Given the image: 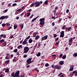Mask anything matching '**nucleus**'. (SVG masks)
Instances as JSON below:
<instances>
[{
	"label": "nucleus",
	"mask_w": 77,
	"mask_h": 77,
	"mask_svg": "<svg viewBox=\"0 0 77 77\" xmlns=\"http://www.w3.org/2000/svg\"><path fill=\"white\" fill-rule=\"evenodd\" d=\"M64 31H62L60 33V38H63L64 37V35H65V34Z\"/></svg>",
	"instance_id": "nucleus-6"
},
{
	"label": "nucleus",
	"mask_w": 77,
	"mask_h": 77,
	"mask_svg": "<svg viewBox=\"0 0 77 77\" xmlns=\"http://www.w3.org/2000/svg\"><path fill=\"white\" fill-rule=\"evenodd\" d=\"M8 11V9H6L5 10H4L3 12L4 13H6V12H7Z\"/></svg>",
	"instance_id": "nucleus-26"
},
{
	"label": "nucleus",
	"mask_w": 77,
	"mask_h": 77,
	"mask_svg": "<svg viewBox=\"0 0 77 77\" xmlns=\"http://www.w3.org/2000/svg\"><path fill=\"white\" fill-rule=\"evenodd\" d=\"M69 9H67L66 10V13L67 14H68V12H69Z\"/></svg>",
	"instance_id": "nucleus-50"
},
{
	"label": "nucleus",
	"mask_w": 77,
	"mask_h": 77,
	"mask_svg": "<svg viewBox=\"0 0 77 77\" xmlns=\"http://www.w3.org/2000/svg\"><path fill=\"white\" fill-rule=\"evenodd\" d=\"M71 29V27H69L68 28H66V30H68V31H70Z\"/></svg>",
	"instance_id": "nucleus-11"
},
{
	"label": "nucleus",
	"mask_w": 77,
	"mask_h": 77,
	"mask_svg": "<svg viewBox=\"0 0 77 77\" xmlns=\"http://www.w3.org/2000/svg\"><path fill=\"white\" fill-rule=\"evenodd\" d=\"M17 51H18V49H15L13 51L14 53H17Z\"/></svg>",
	"instance_id": "nucleus-23"
},
{
	"label": "nucleus",
	"mask_w": 77,
	"mask_h": 77,
	"mask_svg": "<svg viewBox=\"0 0 77 77\" xmlns=\"http://www.w3.org/2000/svg\"><path fill=\"white\" fill-rule=\"evenodd\" d=\"M52 68H54V69H55L56 68V67H55V66H54V65H51Z\"/></svg>",
	"instance_id": "nucleus-33"
},
{
	"label": "nucleus",
	"mask_w": 77,
	"mask_h": 77,
	"mask_svg": "<svg viewBox=\"0 0 77 77\" xmlns=\"http://www.w3.org/2000/svg\"><path fill=\"white\" fill-rule=\"evenodd\" d=\"M17 5V3H14V4H13L12 6H16V5Z\"/></svg>",
	"instance_id": "nucleus-46"
},
{
	"label": "nucleus",
	"mask_w": 77,
	"mask_h": 77,
	"mask_svg": "<svg viewBox=\"0 0 77 77\" xmlns=\"http://www.w3.org/2000/svg\"><path fill=\"white\" fill-rule=\"evenodd\" d=\"M21 11H22V10H21V9H18L17 10V12H21Z\"/></svg>",
	"instance_id": "nucleus-43"
},
{
	"label": "nucleus",
	"mask_w": 77,
	"mask_h": 77,
	"mask_svg": "<svg viewBox=\"0 0 77 77\" xmlns=\"http://www.w3.org/2000/svg\"><path fill=\"white\" fill-rule=\"evenodd\" d=\"M35 2V7H38L41 5L40 4V2L39 1H37Z\"/></svg>",
	"instance_id": "nucleus-7"
},
{
	"label": "nucleus",
	"mask_w": 77,
	"mask_h": 77,
	"mask_svg": "<svg viewBox=\"0 0 77 77\" xmlns=\"http://www.w3.org/2000/svg\"><path fill=\"white\" fill-rule=\"evenodd\" d=\"M66 56L65 55H63L62 58L63 59H66Z\"/></svg>",
	"instance_id": "nucleus-21"
},
{
	"label": "nucleus",
	"mask_w": 77,
	"mask_h": 77,
	"mask_svg": "<svg viewBox=\"0 0 77 77\" xmlns=\"http://www.w3.org/2000/svg\"><path fill=\"white\" fill-rule=\"evenodd\" d=\"M22 11L23 9H24V6H23L22 7V8L21 9Z\"/></svg>",
	"instance_id": "nucleus-58"
},
{
	"label": "nucleus",
	"mask_w": 77,
	"mask_h": 77,
	"mask_svg": "<svg viewBox=\"0 0 77 77\" xmlns=\"http://www.w3.org/2000/svg\"><path fill=\"white\" fill-rule=\"evenodd\" d=\"M62 56H63V54H60L59 56V58H61Z\"/></svg>",
	"instance_id": "nucleus-39"
},
{
	"label": "nucleus",
	"mask_w": 77,
	"mask_h": 77,
	"mask_svg": "<svg viewBox=\"0 0 77 77\" xmlns=\"http://www.w3.org/2000/svg\"><path fill=\"white\" fill-rule=\"evenodd\" d=\"M6 26V24L5 23H3L2 24V26L3 27Z\"/></svg>",
	"instance_id": "nucleus-36"
},
{
	"label": "nucleus",
	"mask_w": 77,
	"mask_h": 77,
	"mask_svg": "<svg viewBox=\"0 0 77 77\" xmlns=\"http://www.w3.org/2000/svg\"><path fill=\"white\" fill-rule=\"evenodd\" d=\"M48 38V35H46L43 37L42 38V41H44V40H46Z\"/></svg>",
	"instance_id": "nucleus-9"
},
{
	"label": "nucleus",
	"mask_w": 77,
	"mask_h": 77,
	"mask_svg": "<svg viewBox=\"0 0 77 77\" xmlns=\"http://www.w3.org/2000/svg\"><path fill=\"white\" fill-rule=\"evenodd\" d=\"M12 26H10V27H8L7 30H10V29H12Z\"/></svg>",
	"instance_id": "nucleus-42"
},
{
	"label": "nucleus",
	"mask_w": 77,
	"mask_h": 77,
	"mask_svg": "<svg viewBox=\"0 0 77 77\" xmlns=\"http://www.w3.org/2000/svg\"><path fill=\"white\" fill-rule=\"evenodd\" d=\"M55 67L57 69H60L62 68L61 66H58V65H57L55 66Z\"/></svg>",
	"instance_id": "nucleus-8"
},
{
	"label": "nucleus",
	"mask_w": 77,
	"mask_h": 77,
	"mask_svg": "<svg viewBox=\"0 0 77 77\" xmlns=\"http://www.w3.org/2000/svg\"><path fill=\"white\" fill-rule=\"evenodd\" d=\"M38 17H39V16H37L36 17L34 18L32 20V22H33V21H35V20H36L37 18H38Z\"/></svg>",
	"instance_id": "nucleus-13"
},
{
	"label": "nucleus",
	"mask_w": 77,
	"mask_h": 77,
	"mask_svg": "<svg viewBox=\"0 0 77 77\" xmlns=\"http://www.w3.org/2000/svg\"><path fill=\"white\" fill-rule=\"evenodd\" d=\"M5 19L4 16H2L0 18V20H4Z\"/></svg>",
	"instance_id": "nucleus-27"
},
{
	"label": "nucleus",
	"mask_w": 77,
	"mask_h": 77,
	"mask_svg": "<svg viewBox=\"0 0 77 77\" xmlns=\"http://www.w3.org/2000/svg\"><path fill=\"white\" fill-rule=\"evenodd\" d=\"M3 75L2 74H0V77H3Z\"/></svg>",
	"instance_id": "nucleus-55"
},
{
	"label": "nucleus",
	"mask_w": 77,
	"mask_h": 77,
	"mask_svg": "<svg viewBox=\"0 0 77 77\" xmlns=\"http://www.w3.org/2000/svg\"><path fill=\"white\" fill-rule=\"evenodd\" d=\"M9 71V69H7L5 70V72H6V73L8 72Z\"/></svg>",
	"instance_id": "nucleus-22"
},
{
	"label": "nucleus",
	"mask_w": 77,
	"mask_h": 77,
	"mask_svg": "<svg viewBox=\"0 0 77 77\" xmlns=\"http://www.w3.org/2000/svg\"><path fill=\"white\" fill-rule=\"evenodd\" d=\"M33 16V14H32L30 17V18H32V17Z\"/></svg>",
	"instance_id": "nucleus-54"
},
{
	"label": "nucleus",
	"mask_w": 77,
	"mask_h": 77,
	"mask_svg": "<svg viewBox=\"0 0 77 77\" xmlns=\"http://www.w3.org/2000/svg\"><path fill=\"white\" fill-rule=\"evenodd\" d=\"M32 11V10L31 9H29L28 10V11L29 12H31V11Z\"/></svg>",
	"instance_id": "nucleus-61"
},
{
	"label": "nucleus",
	"mask_w": 77,
	"mask_h": 77,
	"mask_svg": "<svg viewBox=\"0 0 77 77\" xmlns=\"http://www.w3.org/2000/svg\"><path fill=\"white\" fill-rule=\"evenodd\" d=\"M5 59H9V57H8V56H7L5 57Z\"/></svg>",
	"instance_id": "nucleus-49"
},
{
	"label": "nucleus",
	"mask_w": 77,
	"mask_h": 77,
	"mask_svg": "<svg viewBox=\"0 0 77 77\" xmlns=\"http://www.w3.org/2000/svg\"><path fill=\"white\" fill-rule=\"evenodd\" d=\"M4 41H5V39H1L0 41V42H1V43H2V42H4Z\"/></svg>",
	"instance_id": "nucleus-35"
},
{
	"label": "nucleus",
	"mask_w": 77,
	"mask_h": 77,
	"mask_svg": "<svg viewBox=\"0 0 77 77\" xmlns=\"http://www.w3.org/2000/svg\"><path fill=\"white\" fill-rule=\"evenodd\" d=\"M30 15V12H29L27 14L26 17H29Z\"/></svg>",
	"instance_id": "nucleus-24"
},
{
	"label": "nucleus",
	"mask_w": 77,
	"mask_h": 77,
	"mask_svg": "<svg viewBox=\"0 0 77 77\" xmlns=\"http://www.w3.org/2000/svg\"><path fill=\"white\" fill-rule=\"evenodd\" d=\"M19 13H20L19 12H17H17H15V15H17V14H19Z\"/></svg>",
	"instance_id": "nucleus-51"
},
{
	"label": "nucleus",
	"mask_w": 77,
	"mask_h": 77,
	"mask_svg": "<svg viewBox=\"0 0 77 77\" xmlns=\"http://www.w3.org/2000/svg\"><path fill=\"white\" fill-rule=\"evenodd\" d=\"M18 19H19V17H16V20H18Z\"/></svg>",
	"instance_id": "nucleus-63"
},
{
	"label": "nucleus",
	"mask_w": 77,
	"mask_h": 77,
	"mask_svg": "<svg viewBox=\"0 0 77 77\" xmlns=\"http://www.w3.org/2000/svg\"><path fill=\"white\" fill-rule=\"evenodd\" d=\"M41 46V44L40 43H38V46L37 47V48H39Z\"/></svg>",
	"instance_id": "nucleus-47"
},
{
	"label": "nucleus",
	"mask_w": 77,
	"mask_h": 77,
	"mask_svg": "<svg viewBox=\"0 0 77 77\" xmlns=\"http://www.w3.org/2000/svg\"><path fill=\"white\" fill-rule=\"evenodd\" d=\"M24 14H25V12H24L23 13H22V14L20 15L22 16H23V15H24Z\"/></svg>",
	"instance_id": "nucleus-40"
},
{
	"label": "nucleus",
	"mask_w": 77,
	"mask_h": 77,
	"mask_svg": "<svg viewBox=\"0 0 77 77\" xmlns=\"http://www.w3.org/2000/svg\"><path fill=\"white\" fill-rule=\"evenodd\" d=\"M59 63L61 65H62L64 64V61H61Z\"/></svg>",
	"instance_id": "nucleus-15"
},
{
	"label": "nucleus",
	"mask_w": 77,
	"mask_h": 77,
	"mask_svg": "<svg viewBox=\"0 0 77 77\" xmlns=\"http://www.w3.org/2000/svg\"><path fill=\"white\" fill-rule=\"evenodd\" d=\"M3 36V38H5L6 37V35L5 34H4Z\"/></svg>",
	"instance_id": "nucleus-53"
},
{
	"label": "nucleus",
	"mask_w": 77,
	"mask_h": 77,
	"mask_svg": "<svg viewBox=\"0 0 77 77\" xmlns=\"http://www.w3.org/2000/svg\"><path fill=\"white\" fill-rule=\"evenodd\" d=\"M20 71L18 70L16 72L15 74L14 73L12 72L11 74L12 77H20Z\"/></svg>",
	"instance_id": "nucleus-1"
},
{
	"label": "nucleus",
	"mask_w": 77,
	"mask_h": 77,
	"mask_svg": "<svg viewBox=\"0 0 77 77\" xmlns=\"http://www.w3.org/2000/svg\"><path fill=\"white\" fill-rule=\"evenodd\" d=\"M73 69H74V67H72L69 69V71H72Z\"/></svg>",
	"instance_id": "nucleus-20"
},
{
	"label": "nucleus",
	"mask_w": 77,
	"mask_h": 77,
	"mask_svg": "<svg viewBox=\"0 0 77 77\" xmlns=\"http://www.w3.org/2000/svg\"><path fill=\"white\" fill-rule=\"evenodd\" d=\"M39 38V35H37L35 38V40H38V39Z\"/></svg>",
	"instance_id": "nucleus-17"
},
{
	"label": "nucleus",
	"mask_w": 77,
	"mask_h": 77,
	"mask_svg": "<svg viewBox=\"0 0 77 77\" xmlns=\"http://www.w3.org/2000/svg\"><path fill=\"white\" fill-rule=\"evenodd\" d=\"M7 43V42H6L5 41L3 43H2V45H3V46H6V45Z\"/></svg>",
	"instance_id": "nucleus-18"
},
{
	"label": "nucleus",
	"mask_w": 77,
	"mask_h": 77,
	"mask_svg": "<svg viewBox=\"0 0 77 77\" xmlns=\"http://www.w3.org/2000/svg\"><path fill=\"white\" fill-rule=\"evenodd\" d=\"M4 19H7V18H9V17H8V16H4Z\"/></svg>",
	"instance_id": "nucleus-29"
},
{
	"label": "nucleus",
	"mask_w": 77,
	"mask_h": 77,
	"mask_svg": "<svg viewBox=\"0 0 77 77\" xmlns=\"http://www.w3.org/2000/svg\"><path fill=\"white\" fill-rule=\"evenodd\" d=\"M33 5H35V2L31 4V5H30V7H32V6H33Z\"/></svg>",
	"instance_id": "nucleus-25"
},
{
	"label": "nucleus",
	"mask_w": 77,
	"mask_h": 77,
	"mask_svg": "<svg viewBox=\"0 0 77 77\" xmlns=\"http://www.w3.org/2000/svg\"><path fill=\"white\" fill-rule=\"evenodd\" d=\"M59 41H58L56 42L55 44V45H59Z\"/></svg>",
	"instance_id": "nucleus-28"
},
{
	"label": "nucleus",
	"mask_w": 77,
	"mask_h": 77,
	"mask_svg": "<svg viewBox=\"0 0 77 77\" xmlns=\"http://www.w3.org/2000/svg\"><path fill=\"white\" fill-rule=\"evenodd\" d=\"M32 57L29 58L26 61V65H29V64H30V63L32 62Z\"/></svg>",
	"instance_id": "nucleus-4"
},
{
	"label": "nucleus",
	"mask_w": 77,
	"mask_h": 77,
	"mask_svg": "<svg viewBox=\"0 0 77 77\" xmlns=\"http://www.w3.org/2000/svg\"><path fill=\"white\" fill-rule=\"evenodd\" d=\"M29 51V48L27 46L23 48L24 53H27Z\"/></svg>",
	"instance_id": "nucleus-3"
},
{
	"label": "nucleus",
	"mask_w": 77,
	"mask_h": 77,
	"mask_svg": "<svg viewBox=\"0 0 77 77\" xmlns=\"http://www.w3.org/2000/svg\"><path fill=\"white\" fill-rule=\"evenodd\" d=\"M23 26H24V24H23L21 23L20 24L19 27H20L22 29H23Z\"/></svg>",
	"instance_id": "nucleus-10"
},
{
	"label": "nucleus",
	"mask_w": 77,
	"mask_h": 77,
	"mask_svg": "<svg viewBox=\"0 0 77 77\" xmlns=\"http://www.w3.org/2000/svg\"><path fill=\"white\" fill-rule=\"evenodd\" d=\"M23 48V46L22 45H20L17 47L18 49H21Z\"/></svg>",
	"instance_id": "nucleus-16"
},
{
	"label": "nucleus",
	"mask_w": 77,
	"mask_h": 77,
	"mask_svg": "<svg viewBox=\"0 0 77 77\" xmlns=\"http://www.w3.org/2000/svg\"><path fill=\"white\" fill-rule=\"evenodd\" d=\"M36 56L37 57H39V56H41V53L38 52V54H37Z\"/></svg>",
	"instance_id": "nucleus-19"
},
{
	"label": "nucleus",
	"mask_w": 77,
	"mask_h": 77,
	"mask_svg": "<svg viewBox=\"0 0 77 77\" xmlns=\"http://www.w3.org/2000/svg\"><path fill=\"white\" fill-rule=\"evenodd\" d=\"M39 21H40L39 24H40L42 26H43L45 24V18H41Z\"/></svg>",
	"instance_id": "nucleus-2"
},
{
	"label": "nucleus",
	"mask_w": 77,
	"mask_h": 77,
	"mask_svg": "<svg viewBox=\"0 0 77 77\" xmlns=\"http://www.w3.org/2000/svg\"><path fill=\"white\" fill-rule=\"evenodd\" d=\"M45 5H48V1L46 0L44 3Z\"/></svg>",
	"instance_id": "nucleus-31"
},
{
	"label": "nucleus",
	"mask_w": 77,
	"mask_h": 77,
	"mask_svg": "<svg viewBox=\"0 0 77 77\" xmlns=\"http://www.w3.org/2000/svg\"><path fill=\"white\" fill-rule=\"evenodd\" d=\"M58 39H59V38L57 37L56 39H55V41H57V40H58Z\"/></svg>",
	"instance_id": "nucleus-62"
},
{
	"label": "nucleus",
	"mask_w": 77,
	"mask_h": 77,
	"mask_svg": "<svg viewBox=\"0 0 77 77\" xmlns=\"http://www.w3.org/2000/svg\"><path fill=\"white\" fill-rule=\"evenodd\" d=\"M75 76H77V72H76L75 74Z\"/></svg>",
	"instance_id": "nucleus-64"
},
{
	"label": "nucleus",
	"mask_w": 77,
	"mask_h": 77,
	"mask_svg": "<svg viewBox=\"0 0 77 77\" xmlns=\"http://www.w3.org/2000/svg\"><path fill=\"white\" fill-rule=\"evenodd\" d=\"M27 57V55L26 54L24 55L23 56V57L24 58H26V57Z\"/></svg>",
	"instance_id": "nucleus-45"
},
{
	"label": "nucleus",
	"mask_w": 77,
	"mask_h": 77,
	"mask_svg": "<svg viewBox=\"0 0 77 77\" xmlns=\"http://www.w3.org/2000/svg\"><path fill=\"white\" fill-rule=\"evenodd\" d=\"M49 64H48V63H46L45 64V66H46V67H48V66H49Z\"/></svg>",
	"instance_id": "nucleus-37"
},
{
	"label": "nucleus",
	"mask_w": 77,
	"mask_h": 77,
	"mask_svg": "<svg viewBox=\"0 0 77 77\" xmlns=\"http://www.w3.org/2000/svg\"><path fill=\"white\" fill-rule=\"evenodd\" d=\"M11 24H9L8 23H6V26H10Z\"/></svg>",
	"instance_id": "nucleus-44"
},
{
	"label": "nucleus",
	"mask_w": 77,
	"mask_h": 77,
	"mask_svg": "<svg viewBox=\"0 0 77 77\" xmlns=\"http://www.w3.org/2000/svg\"><path fill=\"white\" fill-rule=\"evenodd\" d=\"M52 26H54V25H55V24L54 23V22H53L52 23Z\"/></svg>",
	"instance_id": "nucleus-52"
},
{
	"label": "nucleus",
	"mask_w": 77,
	"mask_h": 77,
	"mask_svg": "<svg viewBox=\"0 0 77 77\" xmlns=\"http://www.w3.org/2000/svg\"><path fill=\"white\" fill-rule=\"evenodd\" d=\"M9 62V60H7L5 62V63H8Z\"/></svg>",
	"instance_id": "nucleus-38"
},
{
	"label": "nucleus",
	"mask_w": 77,
	"mask_h": 77,
	"mask_svg": "<svg viewBox=\"0 0 77 77\" xmlns=\"http://www.w3.org/2000/svg\"><path fill=\"white\" fill-rule=\"evenodd\" d=\"M62 74V73H60V74H59L58 75V76L59 77V76H60V75H61V74Z\"/></svg>",
	"instance_id": "nucleus-59"
},
{
	"label": "nucleus",
	"mask_w": 77,
	"mask_h": 77,
	"mask_svg": "<svg viewBox=\"0 0 77 77\" xmlns=\"http://www.w3.org/2000/svg\"><path fill=\"white\" fill-rule=\"evenodd\" d=\"M36 35V32H34L33 33V37H35Z\"/></svg>",
	"instance_id": "nucleus-30"
},
{
	"label": "nucleus",
	"mask_w": 77,
	"mask_h": 77,
	"mask_svg": "<svg viewBox=\"0 0 77 77\" xmlns=\"http://www.w3.org/2000/svg\"><path fill=\"white\" fill-rule=\"evenodd\" d=\"M27 40H26V39H25L24 41L22 42L23 45H26V46H29V44H28V42H27Z\"/></svg>",
	"instance_id": "nucleus-5"
},
{
	"label": "nucleus",
	"mask_w": 77,
	"mask_h": 77,
	"mask_svg": "<svg viewBox=\"0 0 77 77\" xmlns=\"http://www.w3.org/2000/svg\"><path fill=\"white\" fill-rule=\"evenodd\" d=\"M17 28V26H15V25H14V29H16Z\"/></svg>",
	"instance_id": "nucleus-41"
},
{
	"label": "nucleus",
	"mask_w": 77,
	"mask_h": 77,
	"mask_svg": "<svg viewBox=\"0 0 77 77\" xmlns=\"http://www.w3.org/2000/svg\"><path fill=\"white\" fill-rule=\"evenodd\" d=\"M4 34H1V35H0V36L1 37H3V36H4Z\"/></svg>",
	"instance_id": "nucleus-56"
},
{
	"label": "nucleus",
	"mask_w": 77,
	"mask_h": 77,
	"mask_svg": "<svg viewBox=\"0 0 77 77\" xmlns=\"http://www.w3.org/2000/svg\"><path fill=\"white\" fill-rule=\"evenodd\" d=\"M15 58H16V57H14V58L13 59V62H15L16 60H15Z\"/></svg>",
	"instance_id": "nucleus-57"
},
{
	"label": "nucleus",
	"mask_w": 77,
	"mask_h": 77,
	"mask_svg": "<svg viewBox=\"0 0 77 77\" xmlns=\"http://www.w3.org/2000/svg\"><path fill=\"white\" fill-rule=\"evenodd\" d=\"M69 42V43H71V42H73V40H72V37L70 38Z\"/></svg>",
	"instance_id": "nucleus-12"
},
{
	"label": "nucleus",
	"mask_w": 77,
	"mask_h": 77,
	"mask_svg": "<svg viewBox=\"0 0 77 77\" xmlns=\"http://www.w3.org/2000/svg\"><path fill=\"white\" fill-rule=\"evenodd\" d=\"M51 18H52V19H54V18H55V16H54V17L52 16V17H51Z\"/></svg>",
	"instance_id": "nucleus-60"
},
{
	"label": "nucleus",
	"mask_w": 77,
	"mask_h": 77,
	"mask_svg": "<svg viewBox=\"0 0 77 77\" xmlns=\"http://www.w3.org/2000/svg\"><path fill=\"white\" fill-rule=\"evenodd\" d=\"M65 27H66V26L65 25H64L63 26V27H62V29L63 30H64V29H65Z\"/></svg>",
	"instance_id": "nucleus-34"
},
{
	"label": "nucleus",
	"mask_w": 77,
	"mask_h": 77,
	"mask_svg": "<svg viewBox=\"0 0 77 77\" xmlns=\"http://www.w3.org/2000/svg\"><path fill=\"white\" fill-rule=\"evenodd\" d=\"M57 37V35L56 34L54 35V38H56Z\"/></svg>",
	"instance_id": "nucleus-48"
},
{
	"label": "nucleus",
	"mask_w": 77,
	"mask_h": 77,
	"mask_svg": "<svg viewBox=\"0 0 77 77\" xmlns=\"http://www.w3.org/2000/svg\"><path fill=\"white\" fill-rule=\"evenodd\" d=\"M30 38V36L29 35V36H28L27 37V38H26L25 39H26V40H27L28 39H29V38Z\"/></svg>",
	"instance_id": "nucleus-32"
},
{
	"label": "nucleus",
	"mask_w": 77,
	"mask_h": 77,
	"mask_svg": "<svg viewBox=\"0 0 77 77\" xmlns=\"http://www.w3.org/2000/svg\"><path fill=\"white\" fill-rule=\"evenodd\" d=\"M33 42V40L32 39V38H30L28 42L29 43H31Z\"/></svg>",
	"instance_id": "nucleus-14"
}]
</instances>
